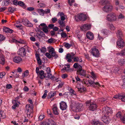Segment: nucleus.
Wrapping results in <instances>:
<instances>
[{"label":"nucleus","mask_w":125,"mask_h":125,"mask_svg":"<svg viewBox=\"0 0 125 125\" xmlns=\"http://www.w3.org/2000/svg\"><path fill=\"white\" fill-rule=\"evenodd\" d=\"M75 19L77 21H85L86 19V16L83 13L78 14L75 16Z\"/></svg>","instance_id":"1"},{"label":"nucleus","mask_w":125,"mask_h":125,"mask_svg":"<svg viewBox=\"0 0 125 125\" xmlns=\"http://www.w3.org/2000/svg\"><path fill=\"white\" fill-rule=\"evenodd\" d=\"M106 20L110 21H114L116 20V17L115 14L112 12L107 15Z\"/></svg>","instance_id":"2"},{"label":"nucleus","mask_w":125,"mask_h":125,"mask_svg":"<svg viewBox=\"0 0 125 125\" xmlns=\"http://www.w3.org/2000/svg\"><path fill=\"white\" fill-rule=\"evenodd\" d=\"M26 50L23 47H22L20 48L18 51V54L20 56L23 57L26 56Z\"/></svg>","instance_id":"3"},{"label":"nucleus","mask_w":125,"mask_h":125,"mask_svg":"<svg viewBox=\"0 0 125 125\" xmlns=\"http://www.w3.org/2000/svg\"><path fill=\"white\" fill-rule=\"evenodd\" d=\"M77 74L81 76H84L86 74L85 71L83 69L82 66L78 68V69L77 71Z\"/></svg>","instance_id":"4"},{"label":"nucleus","mask_w":125,"mask_h":125,"mask_svg":"<svg viewBox=\"0 0 125 125\" xmlns=\"http://www.w3.org/2000/svg\"><path fill=\"white\" fill-rule=\"evenodd\" d=\"M117 44L118 47L120 48H123L125 45V44L122 38L118 39L117 42Z\"/></svg>","instance_id":"5"},{"label":"nucleus","mask_w":125,"mask_h":125,"mask_svg":"<svg viewBox=\"0 0 125 125\" xmlns=\"http://www.w3.org/2000/svg\"><path fill=\"white\" fill-rule=\"evenodd\" d=\"M49 52L50 53H51V56L54 57L55 59H56L58 57V55L56 54L53 48H51L49 50Z\"/></svg>","instance_id":"6"},{"label":"nucleus","mask_w":125,"mask_h":125,"mask_svg":"<svg viewBox=\"0 0 125 125\" xmlns=\"http://www.w3.org/2000/svg\"><path fill=\"white\" fill-rule=\"evenodd\" d=\"M113 9V7L112 6L109 5H106L103 7V10L104 12H107L111 11Z\"/></svg>","instance_id":"7"},{"label":"nucleus","mask_w":125,"mask_h":125,"mask_svg":"<svg viewBox=\"0 0 125 125\" xmlns=\"http://www.w3.org/2000/svg\"><path fill=\"white\" fill-rule=\"evenodd\" d=\"M91 28L90 25L87 24H84L80 27L82 31H83L89 30Z\"/></svg>","instance_id":"8"},{"label":"nucleus","mask_w":125,"mask_h":125,"mask_svg":"<svg viewBox=\"0 0 125 125\" xmlns=\"http://www.w3.org/2000/svg\"><path fill=\"white\" fill-rule=\"evenodd\" d=\"M22 22L25 26L27 27H32L33 26L32 24L28 21L27 19H23L22 20Z\"/></svg>","instance_id":"9"},{"label":"nucleus","mask_w":125,"mask_h":125,"mask_svg":"<svg viewBox=\"0 0 125 125\" xmlns=\"http://www.w3.org/2000/svg\"><path fill=\"white\" fill-rule=\"evenodd\" d=\"M83 107H84L83 104H78V106H77L76 107V110H74V107H73L72 109L74 111H80L83 110Z\"/></svg>","instance_id":"10"},{"label":"nucleus","mask_w":125,"mask_h":125,"mask_svg":"<svg viewBox=\"0 0 125 125\" xmlns=\"http://www.w3.org/2000/svg\"><path fill=\"white\" fill-rule=\"evenodd\" d=\"M91 53L93 55L96 57H98L99 55V51L98 49L95 48H93L92 49Z\"/></svg>","instance_id":"11"},{"label":"nucleus","mask_w":125,"mask_h":125,"mask_svg":"<svg viewBox=\"0 0 125 125\" xmlns=\"http://www.w3.org/2000/svg\"><path fill=\"white\" fill-rule=\"evenodd\" d=\"M88 82L90 84L91 86L93 87H95L96 86H100V85L99 83L98 82H94V81L91 80H88Z\"/></svg>","instance_id":"12"},{"label":"nucleus","mask_w":125,"mask_h":125,"mask_svg":"<svg viewBox=\"0 0 125 125\" xmlns=\"http://www.w3.org/2000/svg\"><path fill=\"white\" fill-rule=\"evenodd\" d=\"M97 107V106L96 104L90 103V106L89 107V109L90 110L94 111L96 109Z\"/></svg>","instance_id":"13"},{"label":"nucleus","mask_w":125,"mask_h":125,"mask_svg":"<svg viewBox=\"0 0 125 125\" xmlns=\"http://www.w3.org/2000/svg\"><path fill=\"white\" fill-rule=\"evenodd\" d=\"M102 120L103 122L106 124H108L110 121V119L109 117L105 115H104L102 117Z\"/></svg>","instance_id":"14"},{"label":"nucleus","mask_w":125,"mask_h":125,"mask_svg":"<svg viewBox=\"0 0 125 125\" xmlns=\"http://www.w3.org/2000/svg\"><path fill=\"white\" fill-rule=\"evenodd\" d=\"M60 104V108L62 110H64L67 108V106L66 103L65 102L62 101Z\"/></svg>","instance_id":"15"},{"label":"nucleus","mask_w":125,"mask_h":125,"mask_svg":"<svg viewBox=\"0 0 125 125\" xmlns=\"http://www.w3.org/2000/svg\"><path fill=\"white\" fill-rule=\"evenodd\" d=\"M103 112L105 114L107 115L109 114V113H112V111L110 108L104 107L103 109Z\"/></svg>","instance_id":"16"},{"label":"nucleus","mask_w":125,"mask_h":125,"mask_svg":"<svg viewBox=\"0 0 125 125\" xmlns=\"http://www.w3.org/2000/svg\"><path fill=\"white\" fill-rule=\"evenodd\" d=\"M13 59L14 62L16 63H19L22 60V59L18 56H15Z\"/></svg>","instance_id":"17"},{"label":"nucleus","mask_w":125,"mask_h":125,"mask_svg":"<svg viewBox=\"0 0 125 125\" xmlns=\"http://www.w3.org/2000/svg\"><path fill=\"white\" fill-rule=\"evenodd\" d=\"M46 73H44V72L42 70H41L40 71V74L38 75V76H39V78L41 79H42L44 78H46Z\"/></svg>","instance_id":"18"},{"label":"nucleus","mask_w":125,"mask_h":125,"mask_svg":"<svg viewBox=\"0 0 125 125\" xmlns=\"http://www.w3.org/2000/svg\"><path fill=\"white\" fill-rule=\"evenodd\" d=\"M87 38L90 40H93L94 38V35L93 33L91 32H88L86 33Z\"/></svg>","instance_id":"19"},{"label":"nucleus","mask_w":125,"mask_h":125,"mask_svg":"<svg viewBox=\"0 0 125 125\" xmlns=\"http://www.w3.org/2000/svg\"><path fill=\"white\" fill-rule=\"evenodd\" d=\"M56 91H52L50 92L48 94L47 96L48 99L50 98L53 97L56 94Z\"/></svg>","instance_id":"20"},{"label":"nucleus","mask_w":125,"mask_h":125,"mask_svg":"<svg viewBox=\"0 0 125 125\" xmlns=\"http://www.w3.org/2000/svg\"><path fill=\"white\" fill-rule=\"evenodd\" d=\"M3 31L7 33H12L13 31L12 29H10L9 28L6 27H4L3 28Z\"/></svg>","instance_id":"21"},{"label":"nucleus","mask_w":125,"mask_h":125,"mask_svg":"<svg viewBox=\"0 0 125 125\" xmlns=\"http://www.w3.org/2000/svg\"><path fill=\"white\" fill-rule=\"evenodd\" d=\"M5 63L4 58L3 54L0 55V63L3 65Z\"/></svg>","instance_id":"22"},{"label":"nucleus","mask_w":125,"mask_h":125,"mask_svg":"<svg viewBox=\"0 0 125 125\" xmlns=\"http://www.w3.org/2000/svg\"><path fill=\"white\" fill-rule=\"evenodd\" d=\"M116 34L117 37L119 38V39L121 38L123 36L122 32L120 30H118Z\"/></svg>","instance_id":"23"},{"label":"nucleus","mask_w":125,"mask_h":125,"mask_svg":"<svg viewBox=\"0 0 125 125\" xmlns=\"http://www.w3.org/2000/svg\"><path fill=\"white\" fill-rule=\"evenodd\" d=\"M53 112L54 114L55 115H57L59 114L58 110L57 107L56 106H54L53 108Z\"/></svg>","instance_id":"24"},{"label":"nucleus","mask_w":125,"mask_h":125,"mask_svg":"<svg viewBox=\"0 0 125 125\" xmlns=\"http://www.w3.org/2000/svg\"><path fill=\"white\" fill-rule=\"evenodd\" d=\"M107 27L110 28L111 30H114L115 29V28L112 23H107Z\"/></svg>","instance_id":"25"},{"label":"nucleus","mask_w":125,"mask_h":125,"mask_svg":"<svg viewBox=\"0 0 125 125\" xmlns=\"http://www.w3.org/2000/svg\"><path fill=\"white\" fill-rule=\"evenodd\" d=\"M116 55L122 56H123L125 55V48L121 51L120 52L116 53Z\"/></svg>","instance_id":"26"},{"label":"nucleus","mask_w":125,"mask_h":125,"mask_svg":"<svg viewBox=\"0 0 125 125\" xmlns=\"http://www.w3.org/2000/svg\"><path fill=\"white\" fill-rule=\"evenodd\" d=\"M73 59L74 61L75 62H77L79 61L80 62H81L82 61V59L78 57H73Z\"/></svg>","instance_id":"27"},{"label":"nucleus","mask_w":125,"mask_h":125,"mask_svg":"<svg viewBox=\"0 0 125 125\" xmlns=\"http://www.w3.org/2000/svg\"><path fill=\"white\" fill-rule=\"evenodd\" d=\"M37 11L41 15L44 16V10L43 9H39L37 10Z\"/></svg>","instance_id":"28"},{"label":"nucleus","mask_w":125,"mask_h":125,"mask_svg":"<svg viewBox=\"0 0 125 125\" xmlns=\"http://www.w3.org/2000/svg\"><path fill=\"white\" fill-rule=\"evenodd\" d=\"M18 5L21 6H23L24 8L26 7V6L25 5L24 3L23 2L21 1L18 2Z\"/></svg>","instance_id":"29"},{"label":"nucleus","mask_w":125,"mask_h":125,"mask_svg":"<svg viewBox=\"0 0 125 125\" xmlns=\"http://www.w3.org/2000/svg\"><path fill=\"white\" fill-rule=\"evenodd\" d=\"M26 109L27 110V116L28 117H32V116H31V114H29L28 113V112H29V108H30V106L29 105L27 104L26 106Z\"/></svg>","instance_id":"30"},{"label":"nucleus","mask_w":125,"mask_h":125,"mask_svg":"<svg viewBox=\"0 0 125 125\" xmlns=\"http://www.w3.org/2000/svg\"><path fill=\"white\" fill-rule=\"evenodd\" d=\"M16 10V9L13 7H10L8 8V10L9 12L13 13Z\"/></svg>","instance_id":"31"},{"label":"nucleus","mask_w":125,"mask_h":125,"mask_svg":"<svg viewBox=\"0 0 125 125\" xmlns=\"http://www.w3.org/2000/svg\"><path fill=\"white\" fill-rule=\"evenodd\" d=\"M36 57L38 64L39 65H41L42 64V61L39 56L38 55L36 56Z\"/></svg>","instance_id":"32"},{"label":"nucleus","mask_w":125,"mask_h":125,"mask_svg":"<svg viewBox=\"0 0 125 125\" xmlns=\"http://www.w3.org/2000/svg\"><path fill=\"white\" fill-rule=\"evenodd\" d=\"M73 43L69 44L68 43H66L64 45L65 47L67 49L69 48L70 47L73 46Z\"/></svg>","instance_id":"33"},{"label":"nucleus","mask_w":125,"mask_h":125,"mask_svg":"<svg viewBox=\"0 0 125 125\" xmlns=\"http://www.w3.org/2000/svg\"><path fill=\"white\" fill-rule=\"evenodd\" d=\"M63 21L59 19L58 21V23L62 27L65 26V23Z\"/></svg>","instance_id":"34"},{"label":"nucleus","mask_w":125,"mask_h":125,"mask_svg":"<svg viewBox=\"0 0 125 125\" xmlns=\"http://www.w3.org/2000/svg\"><path fill=\"white\" fill-rule=\"evenodd\" d=\"M119 63L120 65L121 66L125 64V59H122L120 60Z\"/></svg>","instance_id":"35"},{"label":"nucleus","mask_w":125,"mask_h":125,"mask_svg":"<svg viewBox=\"0 0 125 125\" xmlns=\"http://www.w3.org/2000/svg\"><path fill=\"white\" fill-rule=\"evenodd\" d=\"M78 91L80 92V93H82L86 89L83 86L82 87H80V88L78 87Z\"/></svg>","instance_id":"36"},{"label":"nucleus","mask_w":125,"mask_h":125,"mask_svg":"<svg viewBox=\"0 0 125 125\" xmlns=\"http://www.w3.org/2000/svg\"><path fill=\"white\" fill-rule=\"evenodd\" d=\"M122 97V94H120L118 95H116L114 96L113 97V98L115 99H121Z\"/></svg>","instance_id":"37"},{"label":"nucleus","mask_w":125,"mask_h":125,"mask_svg":"<svg viewBox=\"0 0 125 125\" xmlns=\"http://www.w3.org/2000/svg\"><path fill=\"white\" fill-rule=\"evenodd\" d=\"M109 32V31L107 29H103L101 31L102 33L105 35H107Z\"/></svg>","instance_id":"38"},{"label":"nucleus","mask_w":125,"mask_h":125,"mask_svg":"<svg viewBox=\"0 0 125 125\" xmlns=\"http://www.w3.org/2000/svg\"><path fill=\"white\" fill-rule=\"evenodd\" d=\"M42 30L45 33H47L48 31V27L47 26L43 27L42 28Z\"/></svg>","instance_id":"39"},{"label":"nucleus","mask_w":125,"mask_h":125,"mask_svg":"<svg viewBox=\"0 0 125 125\" xmlns=\"http://www.w3.org/2000/svg\"><path fill=\"white\" fill-rule=\"evenodd\" d=\"M48 75L46 76V77H47L48 78H50L52 80H53L54 79V76L52 75L51 74L49 73V74H47Z\"/></svg>","instance_id":"40"},{"label":"nucleus","mask_w":125,"mask_h":125,"mask_svg":"<svg viewBox=\"0 0 125 125\" xmlns=\"http://www.w3.org/2000/svg\"><path fill=\"white\" fill-rule=\"evenodd\" d=\"M116 116L117 118H121V120L122 121L121 119H122V118H121L122 116L121 113L120 112H119L117 113L116 114ZM124 117L125 118V117ZM123 118H124V117H123L122 119Z\"/></svg>","instance_id":"41"},{"label":"nucleus","mask_w":125,"mask_h":125,"mask_svg":"<svg viewBox=\"0 0 125 125\" xmlns=\"http://www.w3.org/2000/svg\"><path fill=\"white\" fill-rule=\"evenodd\" d=\"M38 6L40 8H43L46 6V5L43 3H40L38 5Z\"/></svg>","instance_id":"42"},{"label":"nucleus","mask_w":125,"mask_h":125,"mask_svg":"<svg viewBox=\"0 0 125 125\" xmlns=\"http://www.w3.org/2000/svg\"><path fill=\"white\" fill-rule=\"evenodd\" d=\"M81 66L80 65H79L78 63H75L74 64L73 67L75 68H77L78 70V68Z\"/></svg>","instance_id":"43"},{"label":"nucleus","mask_w":125,"mask_h":125,"mask_svg":"<svg viewBox=\"0 0 125 125\" xmlns=\"http://www.w3.org/2000/svg\"><path fill=\"white\" fill-rule=\"evenodd\" d=\"M29 71L27 70L24 72V73L22 74V76L23 77H24L27 76L28 74Z\"/></svg>","instance_id":"44"},{"label":"nucleus","mask_w":125,"mask_h":125,"mask_svg":"<svg viewBox=\"0 0 125 125\" xmlns=\"http://www.w3.org/2000/svg\"><path fill=\"white\" fill-rule=\"evenodd\" d=\"M38 50H40L41 52L43 53L46 52V48L45 47H42L41 49H39Z\"/></svg>","instance_id":"45"},{"label":"nucleus","mask_w":125,"mask_h":125,"mask_svg":"<svg viewBox=\"0 0 125 125\" xmlns=\"http://www.w3.org/2000/svg\"><path fill=\"white\" fill-rule=\"evenodd\" d=\"M91 73L92 76V77H91L93 78L94 80L96 79V77L94 73L93 72H92Z\"/></svg>","instance_id":"46"},{"label":"nucleus","mask_w":125,"mask_h":125,"mask_svg":"<svg viewBox=\"0 0 125 125\" xmlns=\"http://www.w3.org/2000/svg\"><path fill=\"white\" fill-rule=\"evenodd\" d=\"M44 117V115L43 114H41L39 116V120H42Z\"/></svg>","instance_id":"47"},{"label":"nucleus","mask_w":125,"mask_h":125,"mask_svg":"<svg viewBox=\"0 0 125 125\" xmlns=\"http://www.w3.org/2000/svg\"><path fill=\"white\" fill-rule=\"evenodd\" d=\"M70 94V93L69 92H66L63 94V96L67 98L68 95Z\"/></svg>","instance_id":"48"},{"label":"nucleus","mask_w":125,"mask_h":125,"mask_svg":"<svg viewBox=\"0 0 125 125\" xmlns=\"http://www.w3.org/2000/svg\"><path fill=\"white\" fill-rule=\"evenodd\" d=\"M5 37L3 35L0 34V42L5 39Z\"/></svg>","instance_id":"49"},{"label":"nucleus","mask_w":125,"mask_h":125,"mask_svg":"<svg viewBox=\"0 0 125 125\" xmlns=\"http://www.w3.org/2000/svg\"><path fill=\"white\" fill-rule=\"evenodd\" d=\"M54 41V39L52 38H51L50 39H49L47 41L48 43H51L52 42H53Z\"/></svg>","instance_id":"50"},{"label":"nucleus","mask_w":125,"mask_h":125,"mask_svg":"<svg viewBox=\"0 0 125 125\" xmlns=\"http://www.w3.org/2000/svg\"><path fill=\"white\" fill-rule=\"evenodd\" d=\"M68 0L69 4L70 6L72 5V4L74 2V0Z\"/></svg>","instance_id":"51"},{"label":"nucleus","mask_w":125,"mask_h":125,"mask_svg":"<svg viewBox=\"0 0 125 125\" xmlns=\"http://www.w3.org/2000/svg\"><path fill=\"white\" fill-rule=\"evenodd\" d=\"M125 17L123 14L121 13H120L118 17V19H123Z\"/></svg>","instance_id":"52"},{"label":"nucleus","mask_w":125,"mask_h":125,"mask_svg":"<svg viewBox=\"0 0 125 125\" xmlns=\"http://www.w3.org/2000/svg\"><path fill=\"white\" fill-rule=\"evenodd\" d=\"M45 55L49 59L51 58L52 57L51 55L49 53L47 52L45 54Z\"/></svg>","instance_id":"53"},{"label":"nucleus","mask_w":125,"mask_h":125,"mask_svg":"<svg viewBox=\"0 0 125 125\" xmlns=\"http://www.w3.org/2000/svg\"><path fill=\"white\" fill-rule=\"evenodd\" d=\"M70 58H71L73 59V57H71L70 54H68L66 55L65 59H67Z\"/></svg>","instance_id":"54"},{"label":"nucleus","mask_w":125,"mask_h":125,"mask_svg":"<svg viewBox=\"0 0 125 125\" xmlns=\"http://www.w3.org/2000/svg\"><path fill=\"white\" fill-rule=\"evenodd\" d=\"M6 74L4 72H3L0 73V78H2L3 76L5 75Z\"/></svg>","instance_id":"55"},{"label":"nucleus","mask_w":125,"mask_h":125,"mask_svg":"<svg viewBox=\"0 0 125 125\" xmlns=\"http://www.w3.org/2000/svg\"><path fill=\"white\" fill-rule=\"evenodd\" d=\"M69 92L70 93H71L74 95H76V93H75V92L72 89H71L69 90Z\"/></svg>","instance_id":"56"},{"label":"nucleus","mask_w":125,"mask_h":125,"mask_svg":"<svg viewBox=\"0 0 125 125\" xmlns=\"http://www.w3.org/2000/svg\"><path fill=\"white\" fill-rule=\"evenodd\" d=\"M122 97L121 98V99L122 101L123 102H125V95H124L122 94Z\"/></svg>","instance_id":"57"},{"label":"nucleus","mask_w":125,"mask_h":125,"mask_svg":"<svg viewBox=\"0 0 125 125\" xmlns=\"http://www.w3.org/2000/svg\"><path fill=\"white\" fill-rule=\"evenodd\" d=\"M39 36H40L41 37H44L45 36V34L44 32L42 31H40V33L39 34Z\"/></svg>","instance_id":"58"},{"label":"nucleus","mask_w":125,"mask_h":125,"mask_svg":"<svg viewBox=\"0 0 125 125\" xmlns=\"http://www.w3.org/2000/svg\"><path fill=\"white\" fill-rule=\"evenodd\" d=\"M67 75L66 73L62 74V77L63 79H65L67 78Z\"/></svg>","instance_id":"59"},{"label":"nucleus","mask_w":125,"mask_h":125,"mask_svg":"<svg viewBox=\"0 0 125 125\" xmlns=\"http://www.w3.org/2000/svg\"><path fill=\"white\" fill-rule=\"evenodd\" d=\"M39 68L38 67H37L36 68V73L38 75H39L40 73V71H39Z\"/></svg>","instance_id":"60"},{"label":"nucleus","mask_w":125,"mask_h":125,"mask_svg":"<svg viewBox=\"0 0 125 125\" xmlns=\"http://www.w3.org/2000/svg\"><path fill=\"white\" fill-rule=\"evenodd\" d=\"M46 71L47 72L46 73L47 74H49V73H50L51 72V70L50 68L49 67L47 68Z\"/></svg>","instance_id":"61"},{"label":"nucleus","mask_w":125,"mask_h":125,"mask_svg":"<svg viewBox=\"0 0 125 125\" xmlns=\"http://www.w3.org/2000/svg\"><path fill=\"white\" fill-rule=\"evenodd\" d=\"M12 2L14 5L16 6L18 5V2L17 0H14Z\"/></svg>","instance_id":"62"},{"label":"nucleus","mask_w":125,"mask_h":125,"mask_svg":"<svg viewBox=\"0 0 125 125\" xmlns=\"http://www.w3.org/2000/svg\"><path fill=\"white\" fill-rule=\"evenodd\" d=\"M61 36L62 37L65 38L67 36L66 34V33H64L63 32H62L61 33Z\"/></svg>","instance_id":"63"},{"label":"nucleus","mask_w":125,"mask_h":125,"mask_svg":"<svg viewBox=\"0 0 125 125\" xmlns=\"http://www.w3.org/2000/svg\"><path fill=\"white\" fill-rule=\"evenodd\" d=\"M41 125H50L49 123L47 121H44L42 122Z\"/></svg>","instance_id":"64"}]
</instances>
